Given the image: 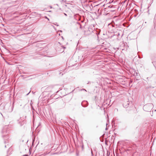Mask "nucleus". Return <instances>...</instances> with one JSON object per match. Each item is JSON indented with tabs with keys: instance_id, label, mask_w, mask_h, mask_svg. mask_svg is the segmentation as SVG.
Listing matches in <instances>:
<instances>
[{
	"instance_id": "obj_1",
	"label": "nucleus",
	"mask_w": 156,
	"mask_h": 156,
	"mask_svg": "<svg viewBox=\"0 0 156 156\" xmlns=\"http://www.w3.org/2000/svg\"><path fill=\"white\" fill-rule=\"evenodd\" d=\"M25 117L20 118L18 120L19 123L21 126L23 125L25 122Z\"/></svg>"
},
{
	"instance_id": "obj_2",
	"label": "nucleus",
	"mask_w": 156,
	"mask_h": 156,
	"mask_svg": "<svg viewBox=\"0 0 156 156\" xmlns=\"http://www.w3.org/2000/svg\"><path fill=\"white\" fill-rule=\"evenodd\" d=\"M152 107V105L151 104H147L144 105L143 109L145 110L147 108L149 107V110H150L151 109Z\"/></svg>"
},
{
	"instance_id": "obj_3",
	"label": "nucleus",
	"mask_w": 156,
	"mask_h": 156,
	"mask_svg": "<svg viewBox=\"0 0 156 156\" xmlns=\"http://www.w3.org/2000/svg\"><path fill=\"white\" fill-rule=\"evenodd\" d=\"M45 18L47 19L48 20H49V19L46 16H45Z\"/></svg>"
},
{
	"instance_id": "obj_4",
	"label": "nucleus",
	"mask_w": 156,
	"mask_h": 156,
	"mask_svg": "<svg viewBox=\"0 0 156 156\" xmlns=\"http://www.w3.org/2000/svg\"><path fill=\"white\" fill-rule=\"evenodd\" d=\"M64 15H65V16H67V14H66V13H64Z\"/></svg>"
},
{
	"instance_id": "obj_5",
	"label": "nucleus",
	"mask_w": 156,
	"mask_h": 156,
	"mask_svg": "<svg viewBox=\"0 0 156 156\" xmlns=\"http://www.w3.org/2000/svg\"><path fill=\"white\" fill-rule=\"evenodd\" d=\"M83 90L86 91L85 89H83Z\"/></svg>"
},
{
	"instance_id": "obj_6",
	"label": "nucleus",
	"mask_w": 156,
	"mask_h": 156,
	"mask_svg": "<svg viewBox=\"0 0 156 156\" xmlns=\"http://www.w3.org/2000/svg\"><path fill=\"white\" fill-rule=\"evenodd\" d=\"M23 156H28L27 155H25Z\"/></svg>"
},
{
	"instance_id": "obj_7",
	"label": "nucleus",
	"mask_w": 156,
	"mask_h": 156,
	"mask_svg": "<svg viewBox=\"0 0 156 156\" xmlns=\"http://www.w3.org/2000/svg\"><path fill=\"white\" fill-rule=\"evenodd\" d=\"M50 8H52V7L51 6Z\"/></svg>"
}]
</instances>
